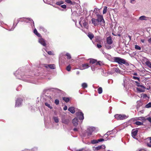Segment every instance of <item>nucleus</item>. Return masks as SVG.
Returning <instances> with one entry per match:
<instances>
[{"label":"nucleus","mask_w":151,"mask_h":151,"mask_svg":"<svg viewBox=\"0 0 151 151\" xmlns=\"http://www.w3.org/2000/svg\"><path fill=\"white\" fill-rule=\"evenodd\" d=\"M24 73L22 72L21 69H19L15 73H14V75L17 78L20 79H22L23 81L27 82H29L28 80L24 78H25L24 77V76L26 77H27V76L24 75Z\"/></svg>","instance_id":"obj_1"},{"label":"nucleus","mask_w":151,"mask_h":151,"mask_svg":"<svg viewBox=\"0 0 151 151\" xmlns=\"http://www.w3.org/2000/svg\"><path fill=\"white\" fill-rule=\"evenodd\" d=\"M97 128L94 127H88L86 131H83L82 132V135L83 137L87 136V138H89V137L92 134L93 132H96Z\"/></svg>","instance_id":"obj_2"},{"label":"nucleus","mask_w":151,"mask_h":151,"mask_svg":"<svg viewBox=\"0 0 151 151\" xmlns=\"http://www.w3.org/2000/svg\"><path fill=\"white\" fill-rule=\"evenodd\" d=\"M113 59L114 62L121 65L125 64L126 62L124 59L119 57H114Z\"/></svg>","instance_id":"obj_3"},{"label":"nucleus","mask_w":151,"mask_h":151,"mask_svg":"<svg viewBox=\"0 0 151 151\" xmlns=\"http://www.w3.org/2000/svg\"><path fill=\"white\" fill-rule=\"evenodd\" d=\"M18 19L19 21V22H26L27 23L29 22L32 23V24H31L32 26L33 25V26H34V22L33 20L30 18L22 17L19 18Z\"/></svg>","instance_id":"obj_4"},{"label":"nucleus","mask_w":151,"mask_h":151,"mask_svg":"<svg viewBox=\"0 0 151 151\" xmlns=\"http://www.w3.org/2000/svg\"><path fill=\"white\" fill-rule=\"evenodd\" d=\"M114 117L117 120H122L127 118L128 116L124 114H116L114 115Z\"/></svg>","instance_id":"obj_5"},{"label":"nucleus","mask_w":151,"mask_h":151,"mask_svg":"<svg viewBox=\"0 0 151 151\" xmlns=\"http://www.w3.org/2000/svg\"><path fill=\"white\" fill-rule=\"evenodd\" d=\"M79 24L81 27H83L88 28V26H87V23L86 22V20L83 17H81L80 19V21Z\"/></svg>","instance_id":"obj_6"},{"label":"nucleus","mask_w":151,"mask_h":151,"mask_svg":"<svg viewBox=\"0 0 151 151\" xmlns=\"http://www.w3.org/2000/svg\"><path fill=\"white\" fill-rule=\"evenodd\" d=\"M47 98L49 100L45 102L44 103L45 105L48 108L50 109H52V103L50 100V99H51V97L50 96H48Z\"/></svg>","instance_id":"obj_7"},{"label":"nucleus","mask_w":151,"mask_h":151,"mask_svg":"<svg viewBox=\"0 0 151 151\" xmlns=\"http://www.w3.org/2000/svg\"><path fill=\"white\" fill-rule=\"evenodd\" d=\"M42 67H45L46 68H50L51 69H55V66L54 64H44L41 65Z\"/></svg>","instance_id":"obj_8"},{"label":"nucleus","mask_w":151,"mask_h":151,"mask_svg":"<svg viewBox=\"0 0 151 151\" xmlns=\"http://www.w3.org/2000/svg\"><path fill=\"white\" fill-rule=\"evenodd\" d=\"M23 100L22 99L18 98L16 101L15 107H19L21 106Z\"/></svg>","instance_id":"obj_9"},{"label":"nucleus","mask_w":151,"mask_h":151,"mask_svg":"<svg viewBox=\"0 0 151 151\" xmlns=\"http://www.w3.org/2000/svg\"><path fill=\"white\" fill-rule=\"evenodd\" d=\"M77 117L80 120H83L84 119L83 114L81 112L79 111L76 113Z\"/></svg>","instance_id":"obj_10"},{"label":"nucleus","mask_w":151,"mask_h":151,"mask_svg":"<svg viewBox=\"0 0 151 151\" xmlns=\"http://www.w3.org/2000/svg\"><path fill=\"white\" fill-rule=\"evenodd\" d=\"M114 71L117 73H119L120 72V70L118 68H112L111 71H109L108 73L109 74H112L114 73Z\"/></svg>","instance_id":"obj_11"},{"label":"nucleus","mask_w":151,"mask_h":151,"mask_svg":"<svg viewBox=\"0 0 151 151\" xmlns=\"http://www.w3.org/2000/svg\"><path fill=\"white\" fill-rule=\"evenodd\" d=\"M138 130L137 129H133L132 131V137L135 139H137V138H136L135 137V136L137 135V134L138 132Z\"/></svg>","instance_id":"obj_12"},{"label":"nucleus","mask_w":151,"mask_h":151,"mask_svg":"<svg viewBox=\"0 0 151 151\" xmlns=\"http://www.w3.org/2000/svg\"><path fill=\"white\" fill-rule=\"evenodd\" d=\"M19 22V21L18 20V19H17L16 20L15 19L14 20V22L13 23V24L12 26V28L10 29H9L8 30L9 31H13L14 28L15 27L17 26V24Z\"/></svg>","instance_id":"obj_13"},{"label":"nucleus","mask_w":151,"mask_h":151,"mask_svg":"<svg viewBox=\"0 0 151 151\" xmlns=\"http://www.w3.org/2000/svg\"><path fill=\"white\" fill-rule=\"evenodd\" d=\"M106 147L104 145H102L100 146H99L96 147H95L93 149L94 151H98L101 149H104Z\"/></svg>","instance_id":"obj_14"},{"label":"nucleus","mask_w":151,"mask_h":151,"mask_svg":"<svg viewBox=\"0 0 151 151\" xmlns=\"http://www.w3.org/2000/svg\"><path fill=\"white\" fill-rule=\"evenodd\" d=\"M39 28V29L40 31L43 32L45 34L48 33L49 32L47 31V30L43 27L42 26H40Z\"/></svg>","instance_id":"obj_15"},{"label":"nucleus","mask_w":151,"mask_h":151,"mask_svg":"<svg viewBox=\"0 0 151 151\" xmlns=\"http://www.w3.org/2000/svg\"><path fill=\"white\" fill-rule=\"evenodd\" d=\"M39 42L44 46H46L45 40L43 38H41L39 39Z\"/></svg>","instance_id":"obj_16"},{"label":"nucleus","mask_w":151,"mask_h":151,"mask_svg":"<svg viewBox=\"0 0 151 151\" xmlns=\"http://www.w3.org/2000/svg\"><path fill=\"white\" fill-rule=\"evenodd\" d=\"M91 22L95 26H97L99 24L98 21L97 19L92 18L91 19Z\"/></svg>","instance_id":"obj_17"},{"label":"nucleus","mask_w":151,"mask_h":151,"mask_svg":"<svg viewBox=\"0 0 151 151\" xmlns=\"http://www.w3.org/2000/svg\"><path fill=\"white\" fill-rule=\"evenodd\" d=\"M89 67L88 64L87 63L83 64L82 65V66L80 67V69L81 70L88 68Z\"/></svg>","instance_id":"obj_18"},{"label":"nucleus","mask_w":151,"mask_h":151,"mask_svg":"<svg viewBox=\"0 0 151 151\" xmlns=\"http://www.w3.org/2000/svg\"><path fill=\"white\" fill-rule=\"evenodd\" d=\"M97 19L99 23L100 21H102V20H104L103 16L100 14H97Z\"/></svg>","instance_id":"obj_19"},{"label":"nucleus","mask_w":151,"mask_h":151,"mask_svg":"<svg viewBox=\"0 0 151 151\" xmlns=\"http://www.w3.org/2000/svg\"><path fill=\"white\" fill-rule=\"evenodd\" d=\"M78 119L77 118H75L73 120V123L74 126H77L78 124Z\"/></svg>","instance_id":"obj_20"},{"label":"nucleus","mask_w":151,"mask_h":151,"mask_svg":"<svg viewBox=\"0 0 151 151\" xmlns=\"http://www.w3.org/2000/svg\"><path fill=\"white\" fill-rule=\"evenodd\" d=\"M113 42L112 39L110 37H108L106 39V43L111 44Z\"/></svg>","instance_id":"obj_21"},{"label":"nucleus","mask_w":151,"mask_h":151,"mask_svg":"<svg viewBox=\"0 0 151 151\" xmlns=\"http://www.w3.org/2000/svg\"><path fill=\"white\" fill-rule=\"evenodd\" d=\"M68 110L72 114L74 113L75 112V108L73 107H70L68 109Z\"/></svg>","instance_id":"obj_22"},{"label":"nucleus","mask_w":151,"mask_h":151,"mask_svg":"<svg viewBox=\"0 0 151 151\" xmlns=\"http://www.w3.org/2000/svg\"><path fill=\"white\" fill-rule=\"evenodd\" d=\"M103 53L105 57L108 59L110 60L111 59V56L110 55L104 52H103Z\"/></svg>","instance_id":"obj_23"},{"label":"nucleus","mask_w":151,"mask_h":151,"mask_svg":"<svg viewBox=\"0 0 151 151\" xmlns=\"http://www.w3.org/2000/svg\"><path fill=\"white\" fill-rule=\"evenodd\" d=\"M69 122V120L67 119H63L62 120V122L65 124H68Z\"/></svg>","instance_id":"obj_24"},{"label":"nucleus","mask_w":151,"mask_h":151,"mask_svg":"<svg viewBox=\"0 0 151 151\" xmlns=\"http://www.w3.org/2000/svg\"><path fill=\"white\" fill-rule=\"evenodd\" d=\"M143 88H140L139 87L137 88V91L139 92H142L145 91V88H144L143 87Z\"/></svg>","instance_id":"obj_25"},{"label":"nucleus","mask_w":151,"mask_h":151,"mask_svg":"<svg viewBox=\"0 0 151 151\" xmlns=\"http://www.w3.org/2000/svg\"><path fill=\"white\" fill-rule=\"evenodd\" d=\"M111 45V44L105 43V45L106 48L107 49H111L113 47V46Z\"/></svg>","instance_id":"obj_26"},{"label":"nucleus","mask_w":151,"mask_h":151,"mask_svg":"<svg viewBox=\"0 0 151 151\" xmlns=\"http://www.w3.org/2000/svg\"><path fill=\"white\" fill-rule=\"evenodd\" d=\"M87 35L91 40H92L94 37V35L92 33L90 32L88 33Z\"/></svg>","instance_id":"obj_27"},{"label":"nucleus","mask_w":151,"mask_h":151,"mask_svg":"<svg viewBox=\"0 0 151 151\" xmlns=\"http://www.w3.org/2000/svg\"><path fill=\"white\" fill-rule=\"evenodd\" d=\"M65 1L67 3L70 4V5H74L75 2H72L70 0H65Z\"/></svg>","instance_id":"obj_28"},{"label":"nucleus","mask_w":151,"mask_h":151,"mask_svg":"<svg viewBox=\"0 0 151 151\" xmlns=\"http://www.w3.org/2000/svg\"><path fill=\"white\" fill-rule=\"evenodd\" d=\"M148 17L145 16H142L140 17L139 18V19L141 20H147V19Z\"/></svg>","instance_id":"obj_29"},{"label":"nucleus","mask_w":151,"mask_h":151,"mask_svg":"<svg viewBox=\"0 0 151 151\" xmlns=\"http://www.w3.org/2000/svg\"><path fill=\"white\" fill-rule=\"evenodd\" d=\"M145 63L148 67L151 68V62L150 61H146Z\"/></svg>","instance_id":"obj_30"},{"label":"nucleus","mask_w":151,"mask_h":151,"mask_svg":"<svg viewBox=\"0 0 151 151\" xmlns=\"http://www.w3.org/2000/svg\"><path fill=\"white\" fill-rule=\"evenodd\" d=\"M128 82V81L127 80V79L126 78H124L123 79V86L124 87H125L126 86L127 83Z\"/></svg>","instance_id":"obj_31"},{"label":"nucleus","mask_w":151,"mask_h":151,"mask_svg":"<svg viewBox=\"0 0 151 151\" xmlns=\"http://www.w3.org/2000/svg\"><path fill=\"white\" fill-rule=\"evenodd\" d=\"M138 119L139 120L142 121L143 122L147 120V119L144 117H140L138 118Z\"/></svg>","instance_id":"obj_32"},{"label":"nucleus","mask_w":151,"mask_h":151,"mask_svg":"<svg viewBox=\"0 0 151 151\" xmlns=\"http://www.w3.org/2000/svg\"><path fill=\"white\" fill-rule=\"evenodd\" d=\"M63 99L66 103L70 101V98L68 97H63Z\"/></svg>","instance_id":"obj_33"},{"label":"nucleus","mask_w":151,"mask_h":151,"mask_svg":"<svg viewBox=\"0 0 151 151\" xmlns=\"http://www.w3.org/2000/svg\"><path fill=\"white\" fill-rule=\"evenodd\" d=\"M52 118L55 122L57 123L59 122V119L58 117L53 116Z\"/></svg>","instance_id":"obj_34"},{"label":"nucleus","mask_w":151,"mask_h":151,"mask_svg":"<svg viewBox=\"0 0 151 151\" xmlns=\"http://www.w3.org/2000/svg\"><path fill=\"white\" fill-rule=\"evenodd\" d=\"M87 84L86 83H82L81 86L83 88H85L87 87Z\"/></svg>","instance_id":"obj_35"},{"label":"nucleus","mask_w":151,"mask_h":151,"mask_svg":"<svg viewBox=\"0 0 151 151\" xmlns=\"http://www.w3.org/2000/svg\"><path fill=\"white\" fill-rule=\"evenodd\" d=\"M99 9H98L97 8H95L94 10V12L97 14H99Z\"/></svg>","instance_id":"obj_36"},{"label":"nucleus","mask_w":151,"mask_h":151,"mask_svg":"<svg viewBox=\"0 0 151 151\" xmlns=\"http://www.w3.org/2000/svg\"><path fill=\"white\" fill-rule=\"evenodd\" d=\"M51 90L53 91H55L59 93L60 92V90L57 88H53Z\"/></svg>","instance_id":"obj_37"},{"label":"nucleus","mask_w":151,"mask_h":151,"mask_svg":"<svg viewBox=\"0 0 151 151\" xmlns=\"http://www.w3.org/2000/svg\"><path fill=\"white\" fill-rule=\"evenodd\" d=\"M99 24L102 26H104L105 25V22L104 19L99 22Z\"/></svg>","instance_id":"obj_38"},{"label":"nucleus","mask_w":151,"mask_h":151,"mask_svg":"<svg viewBox=\"0 0 151 151\" xmlns=\"http://www.w3.org/2000/svg\"><path fill=\"white\" fill-rule=\"evenodd\" d=\"M135 124L138 125H142L143 123L137 121L135 123Z\"/></svg>","instance_id":"obj_39"},{"label":"nucleus","mask_w":151,"mask_h":151,"mask_svg":"<svg viewBox=\"0 0 151 151\" xmlns=\"http://www.w3.org/2000/svg\"><path fill=\"white\" fill-rule=\"evenodd\" d=\"M66 56H67V58L69 59L71 58V57L70 54L68 53H67L65 54Z\"/></svg>","instance_id":"obj_40"},{"label":"nucleus","mask_w":151,"mask_h":151,"mask_svg":"<svg viewBox=\"0 0 151 151\" xmlns=\"http://www.w3.org/2000/svg\"><path fill=\"white\" fill-rule=\"evenodd\" d=\"M98 91L99 94H101L102 92V89L101 87H99L98 89Z\"/></svg>","instance_id":"obj_41"},{"label":"nucleus","mask_w":151,"mask_h":151,"mask_svg":"<svg viewBox=\"0 0 151 151\" xmlns=\"http://www.w3.org/2000/svg\"><path fill=\"white\" fill-rule=\"evenodd\" d=\"M63 3L64 2L63 1H60L56 2V4L58 5H60L61 4H63Z\"/></svg>","instance_id":"obj_42"},{"label":"nucleus","mask_w":151,"mask_h":151,"mask_svg":"<svg viewBox=\"0 0 151 151\" xmlns=\"http://www.w3.org/2000/svg\"><path fill=\"white\" fill-rule=\"evenodd\" d=\"M96 60L94 59H92L90 60V63L92 64L96 63Z\"/></svg>","instance_id":"obj_43"},{"label":"nucleus","mask_w":151,"mask_h":151,"mask_svg":"<svg viewBox=\"0 0 151 151\" xmlns=\"http://www.w3.org/2000/svg\"><path fill=\"white\" fill-rule=\"evenodd\" d=\"M107 7L105 6L104 7L103 11V14H105L107 12Z\"/></svg>","instance_id":"obj_44"},{"label":"nucleus","mask_w":151,"mask_h":151,"mask_svg":"<svg viewBox=\"0 0 151 151\" xmlns=\"http://www.w3.org/2000/svg\"><path fill=\"white\" fill-rule=\"evenodd\" d=\"M98 140L94 139V140H92L91 141V142L92 144H95L98 143Z\"/></svg>","instance_id":"obj_45"},{"label":"nucleus","mask_w":151,"mask_h":151,"mask_svg":"<svg viewBox=\"0 0 151 151\" xmlns=\"http://www.w3.org/2000/svg\"><path fill=\"white\" fill-rule=\"evenodd\" d=\"M71 68V67L70 65H69L67 67L66 69L68 71H70V70Z\"/></svg>","instance_id":"obj_46"},{"label":"nucleus","mask_w":151,"mask_h":151,"mask_svg":"<svg viewBox=\"0 0 151 151\" xmlns=\"http://www.w3.org/2000/svg\"><path fill=\"white\" fill-rule=\"evenodd\" d=\"M135 48L136 50H140L141 49V47L138 45H135Z\"/></svg>","instance_id":"obj_47"},{"label":"nucleus","mask_w":151,"mask_h":151,"mask_svg":"<svg viewBox=\"0 0 151 151\" xmlns=\"http://www.w3.org/2000/svg\"><path fill=\"white\" fill-rule=\"evenodd\" d=\"M151 107V103L150 102L146 105V107L148 108Z\"/></svg>","instance_id":"obj_48"},{"label":"nucleus","mask_w":151,"mask_h":151,"mask_svg":"<svg viewBox=\"0 0 151 151\" xmlns=\"http://www.w3.org/2000/svg\"><path fill=\"white\" fill-rule=\"evenodd\" d=\"M59 100L58 99H56L55 101V103L56 105H58L59 104Z\"/></svg>","instance_id":"obj_49"},{"label":"nucleus","mask_w":151,"mask_h":151,"mask_svg":"<svg viewBox=\"0 0 151 151\" xmlns=\"http://www.w3.org/2000/svg\"><path fill=\"white\" fill-rule=\"evenodd\" d=\"M133 78L134 80H138L139 81V78L138 77L133 76Z\"/></svg>","instance_id":"obj_50"},{"label":"nucleus","mask_w":151,"mask_h":151,"mask_svg":"<svg viewBox=\"0 0 151 151\" xmlns=\"http://www.w3.org/2000/svg\"><path fill=\"white\" fill-rule=\"evenodd\" d=\"M144 111L143 110H141L138 113V115H140L141 114L143 113Z\"/></svg>","instance_id":"obj_51"},{"label":"nucleus","mask_w":151,"mask_h":151,"mask_svg":"<svg viewBox=\"0 0 151 151\" xmlns=\"http://www.w3.org/2000/svg\"><path fill=\"white\" fill-rule=\"evenodd\" d=\"M98 142H102L104 141V139L103 138L99 139L98 140Z\"/></svg>","instance_id":"obj_52"},{"label":"nucleus","mask_w":151,"mask_h":151,"mask_svg":"<svg viewBox=\"0 0 151 151\" xmlns=\"http://www.w3.org/2000/svg\"><path fill=\"white\" fill-rule=\"evenodd\" d=\"M61 7L63 9H65L66 8V6L65 4H64L61 5Z\"/></svg>","instance_id":"obj_53"},{"label":"nucleus","mask_w":151,"mask_h":151,"mask_svg":"<svg viewBox=\"0 0 151 151\" xmlns=\"http://www.w3.org/2000/svg\"><path fill=\"white\" fill-rule=\"evenodd\" d=\"M112 131H110L109 132H107L105 134V135H106L108 136H109L110 134H111V133H110Z\"/></svg>","instance_id":"obj_54"},{"label":"nucleus","mask_w":151,"mask_h":151,"mask_svg":"<svg viewBox=\"0 0 151 151\" xmlns=\"http://www.w3.org/2000/svg\"><path fill=\"white\" fill-rule=\"evenodd\" d=\"M48 54L50 55H53L54 54L51 51H50L47 52Z\"/></svg>","instance_id":"obj_55"},{"label":"nucleus","mask_w":151,"mask_h":151,"mask_svg":"<svg viewBox=\"0 0 151 151\" xmlns=\"http://www.w3.org/2000/svg\"><path fill=\"white\" fill-rule=\"evenodd\" d=\"M97 47L98 48H100L102 47L101 45L100 44H97Z\"/></svg>","instance_id":"obj_56"},{"label":"nucleus","mask_w":151,"mask_h":151,"mask_svg":"<svg viewBox=\"0 0 151 151\" xmlns=\"http://www.w3.org/2000/svg\"><path fill=\"white\" fill-rule=\"evenodd\" d=\"M35 35H36L37 36H38V37H41V35L38 32L37 33L35 34Z\"/></svg>","instance_id":"obj_57"},{"label":"nucleus","mask_w":151,"mask_h":151,"mask_svg":"<svg viewBox=\"0 0 151 151\" xmlns=\"http://www.w3.org/2000/svg\"><path fill=\"white\" fill-rule=\"evenodd\" d=\"M35 35H36L37 36H38V37H41V35L38 32L37 33L35 34Z\"/></svg>","instance_id":"obj_58"},{"label":"nucleus","mask_w":151,"mask_h":151,"mask_svg":"<svg viewBox=\"0 0 151 151\" xmlns=\"http://www.w3.org/2000/svg\"><path fill=\"white\" fill-rule=\"evenodd\" d=\"M101 61H98L97 62V61H96V65H101Z\"/></svg>","instance_id":"obj_59"},{"label":"nucleus","mask_w":151,"mask_h":151,"mask_svg":"<svg viewBox=\"0 0 151 151\" xmlns=\"http://www.w3.org/2000/svg\"><path fill=\"white\" fill-rule=\"evenodd\" d=\"M146 119H147V120H148L150 123H151V118L150 117H149Z\"/></svg>","instance_id":"obj_60"},{"label":"nucleus","mask_w":151,"mask_h":151,"mask_svg":"<svg viewBox=\"0 0 151 151\" xmlns=\"http://www.w3.org/2000/svg\"><path fill=\"white\" fill-rule=\"evenodd\" d=\"M143 98H146L147 96V95L146 94H142Z\"/></svg>","instance_id":"obj_61"},{"label":"nucleus","mask_w":151,"mask_h":151,"mask_svg":"<svg viewBox=\"0 0 151 151\" xmlns=\"http://www.w3.org/2000/svg\"><path fill=\"white\" fill-rule=\"evenodd\" d=\"M135 83L137 84V86L139 87L141 84L137 81H135Z\"/></svg>","instance_id":"obj_62"},{"label":"nucleus","mask_w":151,"mask_h":151,"mask_svg":"<svg viewBox=\"0 0 151 151\" xmlns=\"http://www.w3.org/2000/svg\"><path fill=\"white\" fill-rule=\"evenodd\" d=\"M37 32H37V29H35L34 30V33H35V34L37 33Z\"/></svg>","instance_id":"obj_63"},{"label":"nucleus","mask_w":151,"mask_h":151,"mask_svg":"<svg viewBox=\"0 0 151 151\" xmlns=\"http://www.w3.org/2000/svg\"><path fill=\"white\" fill-rule=\"evenodd\" d=\"M148 41L151 44V37L148 39Z\"/></svg>","instance_id":"obj_64"}]
</instances>
